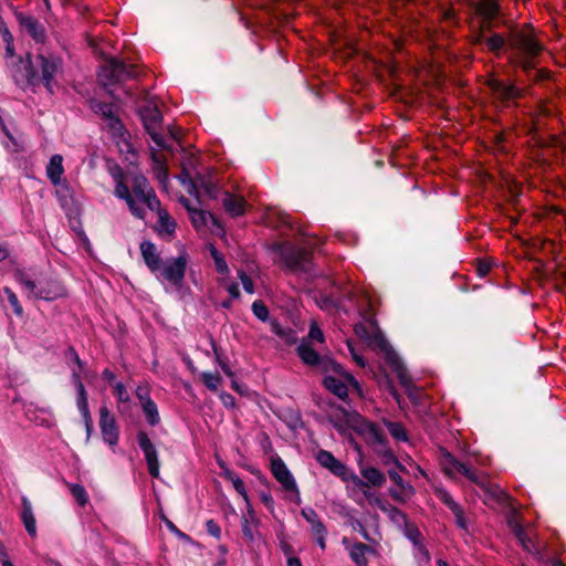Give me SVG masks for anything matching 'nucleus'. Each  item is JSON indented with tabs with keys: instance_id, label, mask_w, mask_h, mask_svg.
I'll list each match as a JSON object with an SVG mask.
<instances>
[{
	"instance_id": "obj_56",
	"label": "nucleus",
	"mask_w": 566,
	"mask_h": 566,
	"mask_svg": "<svg viewBox=\"0 0 566 566\" xmlns=\"http://www.w3.org/2000/svg\"><path fill=\"white\" fill-rule=\"evenodd\" d=\"M348 348H349V350H350L352 357H353V359L355 360V363H356L357 365H359L360 367H364V366H365V360H364V358H363L360 355H358V354L356 353V350L354 349V347H352V345H350L349 343H348Z\"/></svg>"
},
{
	"instance_id": "obj_4",
	"label": "nucleus",
	"mask_w": 566,
	"mask_h": 566,
	"mask_svg": "<svg viewBox=\"0 0 566 566\" xmlns=\"http://www.w3.org/2000/svg\"><path fill=\"white\" fill-rule=\"evenodd\" d=\"M441 465L447 475L455 479L458 475L465 476L469 481L474 483L481 489L484 494V502L492 503L495 497L492 492V478L491 475L473 470L462 462L458 461L452 454L444 453L441 459Z\"/></svg>"
},
{
	"instance_id": "obj_58",
	"label": "nucleus",
	"mask_w": 566,
	"mask_h": 566,
	"mask_svg": "<svg viewBox=\"0 0 566 566\" xmlns=\"http://www.w3.org/2000/svg\"><path fill=\"white\" fill-rule=\"evenodd\" d=\"M326 530H324L322 533H315V538H316V542L317 544L319 545V547L322 549L325 548V538H326Z\"/></svg>"
},
{
	"instance_id": "obj_14",
	"label": "nucleus",
	"mask_w": 566,
	"mask_h": 566,
	"mask_svg": "<svg viewBox=\"0 0 566 566\" xmlns=\"http://www.w3.org/2000/svg\"><path fill=\"white\" fill-rule=\"evenodd\" d=\"M271 471L277 482L281 483L282 488L286 492H291L293 494V501L298 504L301 502L300 491L285 463L280 458L273 459L271 463Z\"/></svg>"
},
{
	"instance_id": "obj_47",
	"label": "nucleus",
	"mask_w": 566,
	"mask_h": 566,
	"mask_svg": "<svg viewBox=\"0 0 566 566\" xmlns=\"http://www.w3.org/2000/svg\"><path fill=\"white\" fill-rule=\"evenodd\" d=\"M308 338H310V340H317V342H321V343L324 340L323 332L321 331V328L315 323H313L311 325V329H310V333H308Z\"/></svg>"
},
{
	"instance_id": "obj_35",
	"label": "nucleus",
	"mask_w": 566,
	"mask_h": 566,
	"mask_svg": "<svg viewBox=\"0 0 566 566\" xmlns=\"http://www.w3.org/2000/svg\"><path fill=\"white\" fill-rule=\"evenodd\" d=\"M224 476L229 481H231L235 491L243 497L247 505L249 506V497H248L243 481L234 472H232L228 469L224 471Z\"/></svg>"
},
{
	"instance_id": "obj_50",
	"label": "nucleus",
	"mask_w": 566,
	"mask_h": 566,
	"mask_svg": "<svg viewBox=\"0 0 566 566\" xmlns=\"http://www.w3.org/2000/svg\"><path fill=\"white\" fill-rule=\"evenodd\" d=\"M206 527H207V532L212 535L213 537L218 538L220 537V534H221V530L220 527L212 521V520H209L207 523H206Z\"/></svg>"
},
{
	"instance_id": "obj_28",
	"label": "nucleus",
	"mask_w": 566,
	"mask_h": 566,
	"mask_svg": "<svg viewBox=\"0 0 566 566\" xmlns=\"http://www.w3.org/2000/svg\"><path fill=\"white\" fill-rule=\"evenodd\" d=\"M137 395L140 399L143 411L147 418L148 423L151 426L158 424L160 417L156 403L149 397H144L139 391Z\"/></svg>"
},
{
	"instance_id": "obj_7",
	"label": "nucleus",
	"mask_w": 566,
	"mask_h": 566,
	"mask_svg": "<svg viewBox=\"0 0 566 566\" xmlns=\"http://www.w3.org/2000/svg\"><path fill=\"white\" fill-rule=\"evenodd\" d=\"M474 27L481 31L490 50H495V34L492 31V23L495 12V0H479L474 7Z\"/></svg>"
},
{
	"instance_id": "obj_38",
	"label": "nucleus",
	"mask_w": 566,
	"mask_h": 566,
	"mask_svg": "<svg viewBox=\"0 0 566 566\" xmlns=\"http://www.w3.org/2000/svg\"><path fill=\"white\" fill-rule=\"evenodd\" d=\"M209 250H210L211 256L214 261L216 270L219 273H227L229 269H228L227 262L224 261L222 254L213 245H210Z\"/></svg>"
},
{
	"instance_id": "obj_10",
	"label": "nucleus",
	"mask_w": 566,
	"mask_h": 566,
	"mask_svg": "<svg viewBox=\"0 0 566 566\" xmlns=\"http://www.w3.org/2000/svg\"><path fill=\"white\" fill-rule=\"evenodd\" d=\"M140 116L146 130L151 136L155 144L161 148H170L168 138L164 137L157 132V126L161 122V114L158 109L157 103L154 101H148L146 105L142 107Z\"/></svg>"
},
{
	"instance_id": "obj_18",
	"label": "nucleus",
	"mask_w": 566,
	"mask_h": 566,
	"mask_svg": "<svg viewBox=\"0 0 566 566\" xmlns=\"http://www.w3.org/2000/svg\"><path fill=\"white\" fill-rule=\"evenodd\" d=\"M99 428L103 440L109 446H116L118 442V430L114 417L106 407L99 409Z\"/></svg>"
},
{
	"instance_id": "obj_46",
	"label": "nucleus",
	"mask_w": 566,
	"mask_h": 566,
	"mask_svg": "<svg viewBox=\"0 0 566 566\" xmlns=\"http://www.w3.org/2000/svg\"><path fill=\"white\" fill-rule=\"evenodd\" d=\"M114 389L119 402H127L129 400V395L122 382H116Z\"/></svg>"
},
{
	"instance_id": "obj_41",
	"label": "nucleus",
	"mask_w": 566,
	"mask_h": 566,
	"mask_svg": "<svg viewBox=\"0 0 566 566\" xmlns=\"http://www.w3.org/2000/svg\"><path fill=\"white\" fill-rule=\"evenodd\" d=\"M3 292L7 295L8 301L10 303V305L12 306L13 312L15 313V315L22 316L23 308L20 305L19 300H18L17 295L14 294V292L11 289H9V287H4Z\"/></svg>"
},
{
	"instance_id": "obj_63",
	"label": "nucleus",
	"mask_w": 566,
	"mask_h": 566,
	"mask_svg": "<svg viewBox=\"0 0 566 566\" xmlns=\"http://www.w3.org/2000/svg\"><path fill=\"white\" fill-rule=\"evenodd\" d=\"M102 376H103V378H104V379H106V380H108V381H113V380H114V378H115L114 374H113L111 370H108V369H105V370L102 373Z\"/></svg>"
},
{
	"instance_id": "obj_30",
	"label": "nucleus",
	"mask_w": 566,
	"mask_h": 566,
	"mask_svg": "<svg viewBox=\"0 0 566 566\" xmlns=\"http://www.w3.org/2000/svg\"><path fill=\"white\" fill-rule=\"evenodd\" d=\"M302 516L306 520V522L311 525L312 534L322 533L325 528L317 513L311 509L306 507L301 511Z\"/></svg>"
},
{
	"instance_id": "obj_59",
	"label": "nucleus",
	"mask_w": 566,
	"mask_h": 566,
	"mask_svg": "<svg viewBox=\"0 0 566 566\" xmlns=\"http://www.w3.org/2000/svg\"><path fill=\"white\" fill-rule=\"evenodd\" d=\"M83 420H84L85 429H86V432H87L86 440L88 441L90 440V436H91L92 430H93V420H92L91 416H88V418H83Z\"/></svg>"
},
{
	"instance_id": "obj_57",
	"label": "nucleus",
	"mask_w": 566,
	"mask_h": 566,
	"mask_svg": "<svg viewBox=\"0 0 566 566\" xmlns=\"http://www.w3.org/2000/svg\"><path fill=\"white\" fill-rule=\"evenodd\" d=\"M220 398L224 406H227V407L234 406V398L231 395L223 392L220 395Z\"/></svg>"
},
{
	"instance_id": "obj_8",
	"label": "nucleus",
	"mask_w": 566,
	"mask_h": 566,
	"mask_svg": "<svg viewBox=\"0 0 566 566\" xmlns=\"http://www.w3.org/2000/svg\"><path fill=\"white\" fill-rule=\"evenodd\" d=\"M511 45L517 51L521 63L524 69L533 67L535 59L543 46L533 36L530 31L516 30L511 36Z\"/></svg>"
},
{
	"instance_id": "obj_37",
	"label": "nucleus",
	"mask_w": 566,
	"mask_h": 566,
	"mask_svg": "<svg viewBox=\"0 0 566 566\" xmlns=\"http://www.w3.org/2000/svg\"><path fill=\"white\" fill-rule=\"evenodd\" d=\"M76 405L83 418H88V416H91L87 402V394L84 386L78 385Z\"/></svg>"
},
{
	"instance_id": "obj_33",
	"label": "nucleus",
	"mask_w": 566,
	"mask_h": 566,
	"mask_svg": "<svg viewBox=\"0 0 566 566\" xmlns=\"http://www.w3.org/2000/svg\"><path fill=\"white\" fill-rule=\"evenodd\" d=\"M384 423L387 427L389 433L391 434V437L394 439H396L397 441H401V442L408 441L407 431L401 423L392 422V421H388V420H385Z\"/></svg>"
},
{
	"instance_id": "obj_53",
	"label": "nucleus",
	"mask_w": 566,
	"mask_h": 566,
	"mask_svg": "<svg viewBox=\"0 0 566 566\" xmlns=\"http://www.w3.org/2000/svg\"><path fill=\"white\" fill-rule=\"evenodd\" d=\"M3 40L7 42V48H6L7 55H9L10 57H13V46L11 43L12 36L7 30L3 32Z\"/></svg>"
},
{
	"instance_id": "obj_31",
	"label": "nucleus",
	"mask_w": 566,
	"mask_h": 566,
	"mask_svg": "<svg viewBox=\"0 0 566 566\" xmlns=\"http://www.w3.org/2000/svg\"><path fill=\"white\" fill-rule=\"evenodd\" d=\"M187 208L190 212L191 221L196 228L205 227L208 224L209 221L212 222L213 224L218 223L217 220L214 219V217L210 212H207L203 210L190 209L189 207H187Z\"/></svg>"
},
{
	"instance_id": "obj_3",
	"label": "nucleus",
	"mask_w": 566,
	"mask_h": 566,
	"mask_svg": "<svg viewBox=\"0 0 566 566\" xmlns=\"http://www.w3.org/2000/svg\"><path fill=\"white\" fill-rule=\"evenodd\" d=\"M331 418L339 432H345L347 428H350L361 434L370 444H382L385 441L380 429L356 411L337 409Z\"/></svg>"
},
{
	"instance_id": "obj_23",
	"label": "nucleus",
	"mask_w": 566,
	"mask_h": 566,
	"mask_svg": "<svg viewBox=\"0 0 566 566\" xmlns=\"http://www.w3.org/2000/svg\"><path fill=\"white\" fill-rule=\"evenodd\" d=\"M140 253L147 268L153 273L158 272L160 268V256L157 252L156 245L150 241H143L140 243Z\"/></svg>"
},
{
	"instance_id": "obj_62",
	"label": "nucleus",
	"mask_w": 566,
	"mask_h": 566,
	"mask_svg": "<svg viewBox=\"0 0 566 566\" xmlns=\"http://www.w3.org/2000/svg\"><path fill=\"white\" fill-rule=\"evenodd\" d=\"M407 535L411 541L417 542L419 532L415 528H407Z\"/></svg>"
},
{
	"instance_id": "obj_51",
	"label": "nucleus",
	"mask_w": 566,
	"mask_h": 566,
	"mask_svg": "<svg viewBox=\"0 0 566 566\" xmlns=\"http://www.w3.org/2000/svg\"><path fill=\"white\" fill-rule=\"evenodd\" d=\"M452 513L454 514L457 525L463 530H467V521L461 507H459L457 511H453Z\"/></svg>"
},
{
	"instance_id": "obj_11",
	"label": "nucleus",
	"mask_w": 566,
	"mask_h": 566,
	"mask_svg": "<svg viewBox=\"0 0 566 566\" xmlns=\"http://www.w3.org/2000/svg\"><path fill=\"white\" fill-rule=\"evenodd\" d=\"M135 75L136 73L132 65H126L123 61L115 57L106 60L98 74L104 85L122 82Z\"/></svg>"
},
{
	"instance_id": "obj_60",
	"label": "nucleus",
	"mask_w": 566,
	"mask_h": 566,
	"mask_svg": "<svg viewBox=\"0 0 566 566\" xmlns=\"http://www.w3.org/2000/svg\"><path fill=\"white\" fill-rule=\"evenodd\" d=\"M72 381H73L76 390H78V385L80 386H84L82 380H81L80 371H77V370H73V373H72Z\"/></svg>"
},
{
	"instance_id": "obj_20",
	"label": "nucleus",
	"mask_w": 566,
	"mask_h": 566,
	"mask_svg": "<svg viewBox=\"0 0 566 566\" xmlns=\"http://www.w3.org/2000/svg\"><path fill=\"white\" fill-rule=\"evenodd\" d=\"M64 174L63 157L59 154L53 155L46 166V176L54 186H60L61 190H69V185L62 180Z\"/></svg>"
},
{
	"instance_id": "obj_29",
	"label": "nucleus",
	"mask_w": 566,
	"mask_h": 566,
	"mask_svg": "<svg viewBox=\"0 0 566 566\" xmlns=\"http://www.w3.org/2000/svg\"><path fill=\"white\" fill-rule=\"evenodd\" d=\"M363 478L366 480L365 482L368 483V485L371 486H382V484L386 482V476L384 473H381L378 469L368 467L364 468L360 471Z\"/></svg>"
},
{
	"instance_id": "obj_64",
	"label": "nucleus",
	"mask_w": 566,
	"mask_h": 566,
	"mask_svg": "<svg viewBox=\"0 0 566 566\" xmlns=\"http://www.w3.org/2000/svg\"><path fill=\"white\" fill-rule=\"evenodd\" d=\"M287 566H302L301 562L296 557H290L287 559Z\"/></svg>"
},
{
	"instance_id": "obj_2",
	"label": "nucleus",
	"mask_w": 566,
	"mask_h": 566,
	"mask_svg": "<svg viewBox=\"0 0 566 566\" xmlns=\"http://www.w3.org/2000/svg\"><path fill=\"white\" fill-rule=\"evenodd\" d=\"M356 332L357 334L365 338V340L373 349L379 350L384 355L385 359L391 366L392 370L397 374L400 384L407 389L409 395L413 397L411 377L408 374L399 356L395 353L389 343L386 340L382 333L376 326L373 325L370 326L369 329L365 327H359L356 329Z\"/></svg>"
},
{
	"instance_id": "obj_54",
	"label": "nucleus",
	"mask_w": 566,
	"mask_h": 566,
	"mask_svg": "<svg viewBox=\"0 0 566 566\" xmlns=\"http://www.w3.org/2000/svg\"><path fill=\"white\" fill-rule=\"evenodd\" d=\"M163 520L165 521L166 526L168 527V530H169L171 533L176 534L177 536H179V537H181V538H186V537H187V536H186L181 531H179V530L176 527V525H175L171 521H169V520H168V518H166V517H163Z\"/></svg>"
},
{
	"instance_id": "obj_43",
	"label": "nucleus",
	"mask_w": 566,
	"mask_h": 566,
	"mask_svg": "<svg viewBox=\"0 0 566 566\" xmlns=\"http://www.w3.org/2000/svg\"><path fill=\"white\" fill-rule=\"evenodd\" d=\"M440 500L453 512L457 511L460 505L452 499V496L444 490H438Z\"/></svg>"
},
{
	"instance_id": "obj_49",
	"label": "nucleus",
	"mask_w": 566,
	"mask_h": 566,
	"mask_svg": "<svg viewBox=\"0 0 566 566\" xmlns=\"http://www.w3.org/2000/svg\"><path fill=\"white\" fill-rule=\"evenodd\" d=\"M492 266V260L480 261L478 264V273L480 276H485Z\"/></svg>"
},
{
	"instance_id": "obj_39",
	"label": "nucleus",
	"mask_w": 566,
	"mask_h": 566,
	"mask_svg": "<svg viewBox=\"0 0 566 566\" xmlns=\"http://www.w3.org/2000/svg\"><path fill=\"white\" fill-rule=\"evenodd\" d=\"M201 379L203 384L210 389V390H217L220 386L222 378L218 374L212 373H202Z\"/></svg>"
},
{
	"instance_id": "obj_24",
	"label": "nucleus",
	"mask_w": 566,
	"mask_h": 566,
	"mask_svg": "<svg viewBox=\"0 0 566 566\" xmlns=\"http://www.w3.org/2000/svg\"><path fill=\"white\" fill-rule=\"evenodd\" d=\"M19 23L24 32L31 35L35 41L41 42L44 39V28L38 20L30 15H18Z\"/></svg>"
},
{
	"instance_id": "obj_42",
	"label": "nucleus",
	"mask_w": 566,
	"mask_h": 566,
	"mask_svg": "<svg viewBox=\"0 0 566 566\" xmlns=\"http://www.w3.org/2000/svg\"><path fill=\"white\" fill-rule=\"evenodd\" d=\"M153 159L156 164V172H157V177L160 181H165L168 177L167 175V168L165 166V163H164V159L158 156L157 154L153 153Z\"/></svg>"
},
{
	"instance_id": "obj_52",
	"label": "nucleus",
	"mask_w": 566,
	"mask_h": 566,
	"mask_svg": "<svg viewBox=\"0 0 566 566\" xmlns=\"http://www.w3.org/2000/svg\"><path fill=\"white\" fill-rule=\"evenodd\" d=\"M201 186L205 188L209 197H214L217 195V187L213 182L201 180Z\"/></svg>"
},
{
	"instance_id": "obj_9",
	"label": "nucleus",
	"mask_w": 566,
	"mask_h": 566,
	"mask_svg": "<svg viewBox=\"0 0 566 566\" xmlns=\"http://www.w3.org/2000/svg\"><path fill=\"white\" fill-rule=\"evenodd\" d=\"M329 371L331 374L324 378V385L331 392L340 399H344L347 396L349 386L358 389L359 386L356 379L345 371L339 364L331 361L326 373Z\"/></svg>"
},
{
	"instance_id": "obj_19",
	"label": "nucleus",
	"mask_w": 566,
	"mask_h": 566,
	"mask_svg": "<svg viewBox=\"0 0 566 566\" xmlns=\"http://www.w3.org/2000/svg\"><path fill=\"white\" fill-rule=\"evenodd\" d=\"M388 475H389L390 480L397 486V489H391L389 491V493L394 500L405 503L413 496V494H415L413 486L411 484L405 482L397 472L389 471Z\"/></svg>"
},
{
	"instance_id": "obj_55",
	"label": "nucleus",
	"mask_w": 566,
	"mask_h": 566,
	"mask_svg": "<svg viewBox=\"0 0 566 566\" xmlns=\"http://www.w3.org/2000/svg\"><path fill=\"white\" fill-rule=\"evenodd\" d=\"M369 486H370V485H367V488L359 489L358 491H360V492H361V494H363V496H364L367 501H369L370 503H373V502H377V501H378V499L374 495V493H373V492H370Z\"/></svg>"
},
{
	"instance_id": "obj_61",
	"label": "nucleus",
	"mask_w": 566,
	"mask_h": 566,
	"mask_svg": "<svg viewBox=\"0 0 566 566\" xmlns=\"http://www.w3.org/2000/svg\"><path fill=\"white\" fill-rule=\"evenodd\" d=\"M227 291L229 292V294L232 296V297H239L240 295V291H239V286L238 284H229L227 286Z\"/></svg>"
},
{
	"instance_id": "obj_6",
	"label": "nucleus",
	"mask_w": 566,
	"mask_h": 566,
	"mask_svg": "<svg viewBox=\"0 0 566 566\" xmlns=\"http://www.w3.org/2000/svg\"><path fill=\"white\" fill-rule=\"evenodd\" d=\"M497 506H502L503 511L505 512L507 525L516 536L522 547L528 553H536L537 549L532 538L534 533L533 530H524L521 526L517 518L516 509L513 506L509 495L504 491L497 490Z\"/></svg>"
},
{
	"instance_id": "obj_12",
	"label": "nucleus",
	"mask_w": 566,
	"mask_h": 566,
	"mask_svg": "<svg viewBox=\"0 0 566 566\" xmlns=\"http://www.w3.org/2000/svg\"><path fill=\"white\" fill-rule=\"evenodd\" d=\"M276 250L291 271L300 273H308L311 271V256L306 251L283 245H277Z\"/></svg>"
},
{
	"instance_id": "obj_44",
	"label": "nucleus",
	"mask_w": 566,
	"mask_h": 566,
	"mask_svg": "<svg viewBox=\"0 0 566 566\" xmlns=\"http://www.w3.org/2000/svg\"><path fill=\"white\" fill-rule=\"evenodd\" d=\"M252 311H253L254 315L258 318H260L261 321H265L269 316L268 308L262 302L255 301L252 304Z\"/></svg>"
},
{
	"instance_id": "obj_40",
	"label": "nucleus",
	"mask_w": 566,
	"mask_h": 566,
	"mask_svg": "<svg viewBox=\"0 0 566 566\" xmlns=\"http://www.w3.org/2000/svg\"><path fill=\"white\" fill-rule=\"evenodd\" d=\"M70 491L80 505L83 506L87 503L88 496L85 489L82 485L71 484Z\"/></svg>"
},
{
	"instance_id": "obj_16",
	"label": "nucleus",
	"mask_w": 566,
	"mask_h": 566,
	"mask_svg": "<svg viewBox=\"0 0 566 566\" xmlns=\"http://www.w3.org/2000/svg\"><path fill=\"white\" fill-rule=\"evenodd\" d=\"M35 70L40 69V83H43L49 91H52V81L60 71L61 61L52 55L39 54L34 62Z\"/></svg>"
},
{
	"instance_id": "obj_13",
	"label": "nucleus",
	"mask_w": 566,
	"mask_h": 566,
	"mask_svg": "<svg viewBox=\"0 0 566 566\" xmlns=\"http://www.w3.org/2000/svg\"><path fill=\"white\" fill-rule=\"evenodd\" d=\"M187 268V258L179 255L178 258L167 260L163 266L159 268V276L167 281L169 284L180 289L185 279Z\"/></svg>"
},
{
	"instance_id": "obj_17",
	"label": "nucleus",
	"mask_w": 566,
	"mask_h": 566,
	"mask_svg": "<svg viewBox=\"0 0 566 566\" xmlns=\"http://www.w3.org/2000/svg\"><path fill=\"white\" fill-rule=\"evenodd\" d=\"M138 444L145 454L149 474L153 478H158L159 476L158 453H157L155 446L153 444V442L150 441V439L147 437V434L145 432L138 433Z\"/></svg>"
},
{
	"instance_id": "obj_34",
	"label": "nucleus",
	"mask_w": 566,
	"mask_h": 566,
	"mask_svg": "<svg viewBox=\"0 0 566 566\" xmlns=\"http://www.w3.org/2000/svg\"><path fill=\"white\" fill-rule=\"evenodd\" d=\"M370 551V548L363 544H356L350 549V557L357 564V566H366L367 559L365 557L366 553Z\"/></svg>"
},
{
	"instance_id": "obj_15",
	"label": "nucleus",
	"mask_w": 566,
	"mask_h": 566,
	"mask_svg": "<svg viewBox=\"0 0 566 566\" xmlns=\"http://www.w3.org/2000/svg\"><path fill=\"white\" fill-rule=\"evenodd\" d=\"M12 76L21 87L40 84L39 71L35 70L34 62H31L29 56L17 62L12 70Z\"/></svg>"
},
{
	"instance_id": "obj_48",
	"label": "nucleus",
	"mask_w": 566,
	"mask_h": 566,
	"mask_svg": "<svg viewBox=\"0 0 566 566\" xmlns=\"http://www.w3.org/2000/svg\"><path fill=\"white\" fill-rule=\"evenodd\" d=\"M239 277L241 280L243 289L248 293L252 294L254 290H253V283H252L251 279L244 272H239Z\"/></svg>"
},
{
	"instance_id": "obj_45",
	"label": "nucleus",
	"mask_w": 566,
	"mask_h": 566,
	"mask_svg": "<svg viewBox=\"0 0 566 566\" xmlns=\"http://www.w3.org/2000/svg\"><path fill=\"white\" fill-rule=\"evenodd\" d=\"M497 98L501 96L503 97H514L517 95V90L513 86H504L497 81Z\"/></svg>"
},
{
	"instance_id": "obj_21",
	"label": "nucleus",
	"mask_w": 566,
	"mask_h": 566,
	"mask_svg": "<svg viewBox=\"0 0 566 566\" xmlns=\"http://www.w3.org/2000/svg\"><path fill=\"white\" fill-rule=\"evenodd\" d=\"M301 359L307 365H316L324 371L328 370L332 360L319 358L316 350L311 346L308 340H303L297 347Z\"/></svg>"
},
{
	"instance_id": "obj_27",
	"label": "nucleus",
	"mask_w": 566,
	"mask_h": 566,
	"mask_svg": "<svg viewBox=\"0 0 566 566\" xmlns=\"http://www.w3.org/2000/svg\"><path fill=\"white\" fill-rule=\"evenodd\" d=\"M22 513L21 518L23 521L24 527L29 535L35 536L36 535V522L35 517L33 515L32 505L31 502L27 497H22Z\"/></svg>"
},
{
	"instance_id": "obj_1",
	"label": "nucleus",
	"mask_w": 566,
	"mask_h": 566,
	"mask_svg": "<svg viewBox=\"0 0 566 566\" xmlns=\"http://www.w3.org/2000/svg\"><path fill=\"white\" fill-rule=\"evenodd\" d=\"M115 195L124 199L130 212L139 219L146 217L144 206L151 211L158 208V199L153 188L149 186L147 179L137 172H127L125 177L117 182Z\"/></svg>"
},
{
	"instance_id": "obj_26",
	"label": "nucleus",
	"mask_w": 566,
	"mask_h": 566,
	"mask_svg": "<svg viewBox=\"0 0 566 566\" xmlns=\"http://www.w3.org/2000/svg\"><path fill=\"white\" fill-rule=\"evenodd\" d=\"M222 201L226 211L230 213L232 217H238L244 213L245 201L243 197L226 192Z\"/></svg>"
},
{
	"instance_id": "obj_32",
	"label": "nucleus",
	"mask_w": 566,
	"mask_h": 566,
	"mask_svg": "<svg viewBox=\"0 0 566 566\" xmlns=\"http://www.w3.org/2000/svg\"><path fill=\"white\" fill-rule=\"evenodd\" d=\"M158 213L159 219V231L165 233H172L176 228L175 221L169 217V214L160 209V203L158 202V208L155 209Z\"/></svg>"
},
{
	"instance_id": "obj_25",
	"label": "nucleus",
	"mask_w": 566,
	"mask_h": 566,
	"mask_svg": "<svg viewBox=\"0 0 566 566\" xmlns=\"http://www.w3.org/2000/svg\"><path fill=\"white\" fill-rule=\"evenodd\" d=\"M317 462L328 469L332 473L338 476L344 473L345 465L338 461L331 452L321 450L316 454Z\"/></svg>"
},
{
	"instance_id": "obj_22",
	"label": "nucleus",
	"mask_w": 566,
	"mask_h": 566,
	"mask_svg": "<svg viewBox=\"0 0 566 566\" xmlns=\"http://www.w3.org/2000/svg\"><path fill=\"white\" fill-rule=\"evenodd\" d=\"M93 109L96 114H99L107 123V126L115 134H119L122 132V124L119 119L116 117L114 106L112 104L106 103H95L93 105Z\"/></svg>"
},
{
	"instance_id": "obj_5",
	"label": "nucleus",
	"mask_w": 566,
	"mask_h": 566,
	"mask_svg": "<svg viewBox=\"0 0 566 566\" xmlns=\"http://www.w3.org/2000/svg\"><path fill=\"white\" fill-rule=\"evenodd\" d=\"M15 280L22 285L29 298L52 301L64 295V287L55 280L35 282L23 271H17Z\"/></svg>"
},
{
	"instance_id": "obj_36",
	"label": "nucleus",
	"mask_w": 566,
	"mask_h": 566,
	"mask_svg": "<svg viewBox=\"0 0 566 566\" xmlns=\"http://www.w3.org/2000/svg\"><path fill=\"white\" fill-rule=\"evenodd\" d=\"M345 482L352 484L353 490H359L367 488L368 483L360 479L357 474L349 471L346 467L344 468V473L338 474Z\"/></svg>"
}]
</instances>
